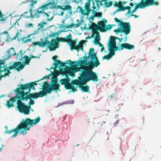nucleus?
Returning a JSON list of instances; mask_svg holds the SVG:
<instances>
[{
	"label": "nucleus",
	"instance_id": "9d476101",
	"mask_svg": "<svg viewBox=\"0 0 161 161\" xmlns=\"http://www.w3.org/2000/svg\"><path fill=\"white\" fill-rule=\"evenodd\" d=\"M41 92H35L33 93H30L28 95L21 97L20 99H22V100L27 101L28 99L30 100L29 104V105H32L34 104L35 102L34 100L31 99L32 98L33 99L39 97H44L41 94Z\"/></svg>",
	"mask_w": 161,
	"mask_h": 161
},
{
	"label": "nucleus",
	"instance_id": "4d7b16f0",
	"mask_svg": "<svg viewBox=\"0 0 161 161\" xmlns=\"http://www.w3.org/2000/svg\"><path fill=\"white\" fill-rule=\"evenodd\" d=\"M5 63V61L3 60H0V66H1V68L0 69V70L2 69V68H3V66H2V65H3Z\"/></svg>",
	"mask_w": 161,
	"mask_h": 161
},
{
	"label": "nucleus",
	"instance_id": "9b49d317",
	"mask_svg": "<svg viewBox=\"0 0 161 161\" xmlns=\"http://www.w3.org/2000/svg\"><path fill=\"white\" fill-rule=\"evenodd\" d=\"M90 56H91V59L88 61V66H94V67H97L100 65V63L98 60L96 53L92 54Z\"/></svg>",
	"mask_w": 161,
	"mask_h": 161
},
{
	"label": "nucleus",
	"instance_id": "0e129e2a",
	"mask_svg": "<svg viewBox=\"0 0 161 161\" xmlns=\"http://www.w3.org/2000/svg\"><path fill=\"white\" fill-rule=\"evenodd\" d=\"M120 10V8H118L117 10H115V11L113 13V14L114 15L115 14L116 12H117L118 11H121Z\"/></svg>",
	"mask_w": 161,
	"mask_h": 161
},
{
	"label": "nucleus",
	"instance_id": "f03ea898",
	"mask_svg": "<svg viewBox=\"0 0 161 161\" xmlns=\"http://www.w3.org/2000/svg\"><path fill=\"white\" fill-rule=\"evenodd\" d=\"M36 81L30 82L24 84H20L19 88H17L16 90L17 99H20L28 95L31 91L32 87L33 86L36 85Z\"/></svg>",
	"mask_w": 161,
	"mask_h": 161
},
{
	"label": "nucleus",
	"instance_id": "f257e3e1",
	"mask_svg": "<svg viewBox=\"0 0 161 161\" xmlns=\"http://www.w3.org/2000/svg\"><path fill=\"white\" fill-rule=\"evenodd\" d=\"M40 120L39 116L37 117L35 119H31L29 118H26L25 120H23L21 122L15 129L10 130H7L6 133L9 135L12 133L14 134L11 136L13 137L17 136L18 132L20 134L25 135L26 133V130H30V126L32 125H35L38 123Z\"/></svg>",
	"mask_w": 161,
	"mask_h": 161
},
{
	"label": "nucleus",
	"instance_id": "a18cd8bd",
	"mask_svg": "<svg viewBox=\"0 0 161 161\" xmlns=\"http://www.w3.org/2000/svg\"><path fill=\"white\" fill-rule=\"evenodd\" d=\"M111 56L109 54L104 55L103 57V59H106L107 60H109L111 58Z\"/></svg>",
	"mask_w": 161,
	"mask_h": 161
},
{
	"label": "nucleus",
	"instance_id": "e2e57ef3",
	"mask_svg": "<svg viewBox=\"0 0 161 161\" xmlns=\"http://www.w3.org/2000/svg\"><path fill=\"white\" fill-rule=\"evenodd\" d=\"M81 23L80 22L76 24H75V28L79 27L80 26Z\"/></svg>",
	"mask_w": 161,
	"mask_h": 161
},
{
	"label": "nucleus",
	"instance_id": "79ce46f5",
	"mask_svg": "<svg viewBox=\"0 0 161 161\" xmlns=\"http://www.w3.org/2000/svg\"><path fill=\"white\" fill-rule=\"evenodd\" d=\"M131 7L129 6H126V7H123L122 5L121 7L120 8V10L121 11H124L125 9H128V10H130Z\"/></svg>",
	"mask_w": 161,
	"mask_h": 161
},
{
	"label": "nucleus",
	"instance_id": "f704fd0d",
	"mask_svg": "<svg viewBox=\"0 0 161 161\" xmlns=\"http://www.w3.org/2000/svg\"><path fill=\"white\" fill-rule=\"evenodd\" d=\"M96 3L98 8H100V6H102L103 5L102 3L103 2L107 1V0H96Z\"/></svg>",
	"mask_w": 161,
	"mask_h": 161
},
{
	"label": "nucleus",
	"instance_id": "4468645a",
	"mask_svg": "<svg viewBox=\"0 0 161 161\" xmlns=\"http://www.w3.org/2000/svg\"><path fill=\"white\" fill-rule=\"evenodd\" d=\"M123 33H124L127 35L130 32L131 27L129 22H121L119 25Z\"/></svg>",
	"mask_w": 161,
	"mask_h": 161
},
{
	"label": "nucleus",
	"instance_id": "69168bd1",
	"mask_svg": "<svg viewBox=\"0 0 161 161\" xmlns=\"http://www.w3.org/2000/svg\"><path fill=\"white\" fill-rule=\"evenodd\" d=\"M63 5L61 6V5H58V6H57V7H58V8H59V9H62V10H63Z\"/></svg>",
	"mask_w": 161,
	"mask_h": 161
},
{
	"label": "nucleus",
	"instance_id": "bb28decb",
	"mask_svg": "<svg viewBox=\"0 0 161 161\" xmlns=\"http://www.w3.org/2000/svg\"><path fill=\"white\" fill-rule=\"evenodd\" d=\"M66 76V78L62 79L60 80V82L62 85H64V86H66L70 81V79L68 76L67 74L66 75H64Z\"/></svg>",
	"mask_w": 161,
	"mask_h": 161
},
{
	"label": "nucleus",
	"instance_id": "aec40b11",
	"mask_svg": "<svg viewBox=\"0 0 161 161\" xmlns=\"http://www.w3.org/2000/svg\"><path fill=\"white\" fill-rule=\"evenodd\" d=\"M114 36H112L110 37L108 44V48H115V50L117 49V48H119L116 46V42L114 40Z\"/></svg>",
	"mask_w": 161,
	"mask_h": 161
},
{
	"label": "nucleus",
	"instance_id": "8fccbe9b",
	"mask_svg": "<svg viewBox=\"0 0 161 161\" xmlns=\"http://www.w3.org/2000/svg\"><path fill=\"white\" fill-rule=\"evenodd\" d=\"M57 41L58 42H65V38H58Z\"/></svg>",
	"mask_w": 161,
	"mask_h": 161
},
{
	"label": "nucleus",
	"instance_id": "3c124183",
	"mask_svg": "<svg viewBox=\"0 0 161 161\" xmlns=\"http://www.w3.org/2000/svg\"><path fill=\"white\" fill-rule=\"evenodd\" d=\"M114 31L116 32V33H118L119 32H123L120 26V28L114 30Z\"/></svg>",
	"mask_w": 161,
	"mask_h": 161
},
{
	"label": "nucleus",
	"instance_id": "2eb2a0df",
	"mask_svg": "<svg viewBox=\"0 0 161 161\" xmlns=\"http://www.w3.org/2000/svg\"><path fill=\"white\" fill-rule=\"evenodd\" d=\"M23 54L20 53L19 54H18L16 56L17 59L20 61H22L23 58L25 59V62H23V65L29 64V63L31 61V59L27 55H25L23 56Z\"/></svg>",
	"mask_w": 161,
	"mask_h": 161
},
{
	"label": "nucleus",
	"instance_id": "58836bf2",
	"mask_svg": "<svg viewBox=\"0 0 161 161\" xmlns=\"http://www.w3.org/2000/svg\"><path fill=\"white\" fill-rule=\"evenodd\" d=\"M65 42L69 43L72 40V36L71 34L67 35L66 37H65Z\"/></svg>",
	"mask_w": 161,
	"mask_h": 161
},
{
	"label": "nucleus",
	"instance_id": "a19ab883",
	"mask_svg": "<svg viewBox=\"0 0 161 161\" xmlns=\"http://www.w3.org/2000/svg\"><path fill=\"white\" fill-rule=\"evenodd\" d=\"M94 17H100L101 18L102 17V13L101 12H96V11L94 13Z\"/></svg>",
	"mask_w": 161,
	"mask_h": 161
},
{
	"label": "nucleus",
	"instance_id": "1a4fd4ad",
	"mask_svg": "<svg viewBox=\"0 0 161 161\" xmlns=\"http://www.w3.org/2000/svg\"><path fill=\"white\" fill-rule=\"evenodd\" d=\"M124 48L128 50H131L134 49L135 46L134 45H131L128 43H123L121 44L120 47L117 48V49L116 50H115V48H108L110 52L109 54L112 57L114 56L115 54L114 51H116L118 50L121 51Z\"/></svg>",
	"mask_w": 161,
	"mask_h": 161
},
{
	"label": "nucleus",
	"instance_id": "7c9ffc66",
	"mask_svg": "<svg viewBox=\"0 0 161 161\" xmlns=\"http://www.w3.org/2000/svg\"><path fill=\"white\" fill-rule=\"evenodd\" d=\"M83 85H81L79 86V88L83 92H88L89 90V86L86 85L85 86H83Z\"/></svg>",
	"mask_w": 161,
	"mask_h": 161
},
{
	"label": "nucleus",
	"instance_id": "a211bd4d",
	"mask_svg": "<svg viewBox=\"0 0 161 161\" xmlns=\"http://www.w3.org/2000/svg\"><path fill=\"white\" fill-rule=\"evenodd\" d=\"M69 69V67L67 66H66V68L65 69H60L59 71L54 70V75L58 76L59 75H66L68 73V71Z\"/></svg>",
	"mask_w": 161,
	"mask_h": 161
},
{
	"label": "nucleus",
	"instance_id": "4c0bfd02",
	"mask_svg": "<svg viewBox=\"0 0 161 161\" xmlns=\"http://www.w3.org/2000/svg\"><path fill=\"white\" fill-rule=\"evenodd\" d=\"M123 3L121 1H119L118 3L116 1H115L114 3V6L115 7H118V8H120L121 7Z\"/></svg>",
	"mask_w": 161,
	"mask_h": 161
},
{
	"label": "nucleus",
	"instance_id": "6ab92c4d",
	"mask_svg": "<svg viewBox=\"0 0 161 161\" xmlns=\"http://www.w3.org/2000/svg\"><path fill=\"white\" fill-rule=\"evenodd\" d=\"M107 22V20L105 19L104 21L102 20L99 22L98 25L102 27V29L103 31H105V32L107 31L110 30L112 28V25H108L107 27L105 25V23Z\"/></svg>",
	"mask_w": 161,
	"mask_h": 161
},
{
	"label": "nucleus",
	"instance_id": "a878e982",
	"mask_svg": "<svg viewBox=\"0 0 161 161\" xmlns=\"http://www.w3.org/2000/svg\"><path fill=\"white\" fill-rule=\"evenodd\" d=\"M77 42L76 40H75L73 41L71 40L70 42L69 43V45L70 46V50L72 51L74 49H77L78 45H76Z\"/></svg>",
	"mask_w": 161,
	"mask_h": 161
},
{
	"label": "nucleus",
	"instance_id": "f8f14e48",
	"mask_svg": "<svg viewBox=\"0 0 161 161\" xmlns=\"http://www.w3.org/2000/svg\"><path fill=\"white\" fill-rule=\"evenodd\" d=\"M77 9L79 11V13H80L82 15L87 16L89 15L90 12L92 10L90 8V4H89L88 3H85V10L83 9L80 6H78Z\"/></svg>",
	"mask_w": 161,
	"mask_h": 161
},
{
	"label": "nucleus",
	"instance_id": "13d9d810",
	"mask_svg": "<svg viewBox=\"0 0 161 161\" xmlns=\"http://www.w3.org/2000/svg\"><path fill=\"white\" fill-rule=\"evenodd\" d=\"M93 6L92 7V8H93V10H92L91 11H92V13H94L95 12V11H94V10L96 9V7L94 5V3L93 1Z\"/></svg>",
	"mask_w": 161,
	"mask_h": 161
},
{
	"label": "nucleus",
	"instance_id": "bf43d9fd",
	"mask_svg": "<svg viewBox=\"0 0 161 161\" xmlns=\"http://www.w3.org/2000/svg\"><path fill=\"white\" fill-rule=\"evenodd\" d=\"M19 34V31H18L17 33H16L15 36H14V37L13 38V40L15 39L16 38L18 37V36Z\"/></svg>",
	"mask_w": 161,
	"mask_h": 161
},
{
	"label": "nucleus",
	"instance_id": "774afa93",
	"mask_svg": "<svg viewBox=\"0 0 161 161\" xmlns=\"http://www.w3.org/2000/svg\"><path fill=\"white\" fill-rule=\"evenodd\" d=\"M57 56H54L52 57V59H53L55 61V60H56V59L57 58Z\"/></svg>",
	"mask_w": 161,
	"mask_h": 161
},
{
	"label": "nucleus",
	"instance_id": "c03bdc74",
	"mask_svg": "<svg viewBox=\"0 0 161 161\" xmlns=\"http://www.w3.org/2000/svg\"><path fill=\"white\" fill-rule=\"evenodd\" d=\"M105 2L104 3L106 7H109L112 5L113 4L112 2Z\"/></svg>",
	"mask_w": 161,
	"mask_h": 161
},
{
	"label": "nucleus",
	"instance_id": "6e6d98bb",
	"mask_svg": "<svg viewBox=\"0 0 161 161\" xmlns=\"http://www.w3.org/2000/svg\"><path fill=\"white\" fill-rule=\"evenodd\" d=\"M33 24H31V23L25 25V27L26 28L33 27Z\"/></svg>",
	"mask_w": 161,
	"mask_h": 161
},
{
	"label": "nucleus",
	"instance_id": "ddd939ff",
	"mask_svg": "<svg viewBox=\"0 0 161 161\" xmlns=\"http://www.w3.org/2000/svg\"><path fill=\"white\" fill-rule=\"evenodd\" d=\"M11 63H10L11 64ZM24 67V65L20 62H14L12 65L8 67V69L10 70L14 69L16 70L17 71H19L22 70Z\"/></svg>",
	"mask_w": 161,
	"mask_h": 161
},
{
	"label": "nucleus",
	"instance_id": "412c9836",
	"mask_svg": "<svg viewBox=\"0 0 161 161\" xmlns=\"http://www.w3.org/2000/svg\"><path fill=\"white\" fill-rule=\"evenodd\" d=\"M17 97L18 96L16 95L15 96L10 98L7 101L6 106L8 107V108L13 107L14 106L13 103L17 99Z\"/></svg>",
	"mask_w": 161,
	"mask_h": 161
},
{
	"label": "nucleus",
	"instance_id": "680f3d73",
	"mask_svg": "<svg viewBox=\"0 0 161 161\" xmlns=\"http://www.w3.org/2000/svg\"><path fill=\"white\" fill-rule=\"evenodd\" d=\"M81 0H74L73 2L77 4H79Z\"/></svg>",
	"mask_w": 161,
	"mask_h": 161
},
{
	"label": "nucleus",
	"instance_id": "37998d69",
	"mask_svg": "<svg viewBox=\"0 0 161 161\" xmlns=\"http://www.w3.org/2000/svg\"><path fill=\"white\" fill-rule=\"evenodd\" d=\"M59 2L62 5H66L69 3H68V0H59Z\"/></svg>",
	"mask_w": 161,
	"mask_h": 161
},
{
	"label": "nucleus",
	"instance_id": "338daca9",
	"mask_svg": "<svg viewBox=\"0 0 161 161\" xmlns=\"http://www.w3.org/2000/svg\"><path fill=\"white\" fill-rule=\"evenodd\" d=\"M99 41L98 40H95V43L96 44H98L99 43Z\"/></svg>",
	"mask_w": 161,
	"mask_h": 161
},
{
	"label": "nucleus",
	"instance_id": "c85d7f7f",
	"mask_svg": "<svg viewBox=\"0 0 161 161\" xmlns=\"http://www.w3.org/2000/svg\"><path fill=\"white\" fill-rule=\"evenodd\" d=\"M85 42V41L84 40H82L79 42V44L78 45L77 49L76 50H77L78 52H79V50H80L81 51H84L83 48V44Z\"/></svg>",
	"mask_w": 161,
	"mask_h": 161
},
{
	"label": "nucleus",
	"instance_id": "393cba45",
	"mask_svg": "<svg viewBox=\"0 0 161 161\" xmlns=\"http://www.w3.org/2000/svg\"><path fill=\"white\" fill-rule=\"evenodd\" d=\"M34 11L35 13L33 14L32 19L34 18H39L42 14H43L42 11L38 9V8L35 10Z\"/></svg>",
	"mask_w": 161,
	"mask_h": 161
},
{
	"label": "nucleus",
	"instance_id": "cd10ccee",
	"mask_svg": "<svg viewBox=\"0 0 161 161\" xmlns=\"http://www.w3.org/2000/svg\"><path fill=\"white\" fill-rule=\"evenodd\" d=\"M64 86L67 89H71L72 91L73 92H75V91H77L76 89V88H75V86L73 85L71 83H69V82Z\"/></svg>",
	"mask_w": 161,
	"mask_h": 161
},
{
	"label": "nucleus",
	"instance_id": "0eeeda50",
	"mask_svg": "<svg viewBox=\"0 0 161 161\" xmlns=\"http://www.w3.org/2000/svg\"><path fill=\"white\" fill-rule=\"evenodd\" d=\"M57 3H56L53 1H52L47 4L42 5L41 7H38V9L42 11L43 14H45L46 15L47 17V20L50 21L53 19V16H52L51 18H48L49 15L47 13L44 12V11L48 8H55L57 7Z\"/></svg>",
	"mask_w": 161,
	"mask_h": 161
},
{
	"label": "nucleus",
	"instance_id": "052dcab7",
	"mask_svg": "<svg viewBox=\"0 0 161 161\" xmlns=\"http://www.w3.org/2000/svg\"><path fill=\"white\" fill-rule=\"evenodd\" d=\"M115 21L119 23L120 24L121 23V22H122L121 21H120L117 18H114Z\"/></svg>",
	"mask_w": 161,
	"mask_h": 161
},
{
	"label": "nucleus",
	"instance_id": "5701e85b",
	"mask_svg": "<svg viewBox=\"0 0 161 161\" xmlns=\"http://www.w3.org/2000/svg\"><path fill=\"white\" fill-rule=\"evenodd\" d=\"M3 67L2 68V69L0 70V74H2L3 72H4V73L3 75H1V77L8 75L9 74L11 73L10 71L8 69V67L4 65L3 66Z\"/></svg>",
	"mask_w": 161,
	"mask_h": 161
},
{
	"label": "nucleus",
	"instance_id": "72a5a7b5",
	"mask_svg": "<svg viewBox=\"0 0 161 161\" xmlns=\"http://www.w3.org/2000/svg\"><path fill=\"white\" fill-rule=\"evenodd\" d=\"M60 63H62V62L58 59L56 60L55 61V63L53 64V65L55 66L53 68L51 67V69H53L54 70H56V69L58 65H60Z\"/></svg>",
	"mask_w": 161,
	"mask_h": 161
},
{
	"label": "nucleus",
	"instance_id": "20e7f679",
	"mask_svg": "<svg viewBox=\"0 0 161 161\" xmlns=\"http://www.w3.org/2000/svg\"><path fill=\"white\" fill-rule=\"evenodd\" d=\"M37 3L36 0H26L22 2V4L30 6V8L29 11H25L21 15V17L25 19H32L33 14H32V9L34 7V5Z\"/></svg>",
	"mask_w": 161,
	"mask_h": 161
},
{
	"label": "nucleus",
	"instance_id": "5fc2aeb1",
	"mask_svg": "<svg viewBox=\"0 0 161 161\" xmlns=\"http://www.w3.org/2000/svg\"><path fill=\"white\" fill-rule=\"evenodd\" d=\"M94 53V49L92 48L91 49H90L89 52L88 53L89 56H90L92 54Z\"/></svg>",
	"mask_w": 161,
	"mask_h": 161
},
{
	"label": "nucleus",
	"instance_id": "b1692460",
	"mask_svg": "<svg viewBox=\"0 0 161 161\" xmlns=\"http://www.w3.org/2000/svg\"><path fill=\"white\" fill-rule=\"evenodd\" d=\"M83 58L84 60H80V61L79 62V64L80 67L83 66L84 67V65H85V66H88V62H87L88 57L86 56H85Z\"/></svg>",
	"mask_w": 161,
	"mask_h": 161
},
{
	"label": "nucleus",
	"instance_id": "dca6fc26",
	"mask_svg": "<svg viewBox=\"0 0 161 161\" xmlns=\"http://www.w3.org/2000/svg\"><path fill=\"white\" fill-rule=\"evenodd\" d=\"M82 76V73L80 75V77H78L79 80L75 79L71 81V84L73 85H77L79 86L81 85L86 84L85 81L84 79L82 78L81 76Z\"/></svg>",
	"mask_w": 161,
	"mask_h": 161
},
{
	"label": "nucleus",
	"instance_id": "c9c22d12",
	"mask_svg": "<svg viewBox=\"0 0 161 161\" xmlns=\"http://www.w3.org/2000/svg\"><path fill=\"white\" fill-rule=\"evenodd\" d=\"M138 8H142L143 7H142V6L141 5L140 3H138L136 4L135 7L131 11V13H133L135 11H136L137 9Z\"/></svg>",
	"mask_w": 161,
	"mask_h": 161
},
{
	"label": "nucleus",
	"instance_id": "ea45409f",
	"mask_svg": "<svg viewBox=\"0 0 161 161\" xmlns=\"http://www.w3.org/2000/svg\"><path fill=\"white\" fill-rule=\"evenodd\" d=\"M4 14H3L1 11L0 10V21H2L4 22H5L6 19H7V17H3V16H4Z\"/></svg>",
	"mask_w": 161,
	"mask_h": 161
},
{
	"label": "nucleus",
	"instance_id": "6e6552de",
	"mask_svg": "<svg viewBox=\"0 0 161 161\" xmlns=\"http://www.w3.org/2000/svg\"><path fill=\"white\" fill-rule=\"evenodd\" d=\"M17 108L19 112L25 114H28L30 113V106H28L21 101V99H17Z\"/></svg>",
	"mask_w": 161,
	"mask_h": 161
},
{
	"label": "nucleus",
	"instance_id": "e433bc0d",
	"mask_svg": "<svg viewBox=\"0 0 161 161\" xmlns=\"http://www.w3.org/2000/svg\"><path fill=\"white\" fill-rule=\"evenodd\" d=\"M69 63H70V66L74 68H75L77 67V65L76 64L77 63L79 64V62L77 61H73L72 62L71 60H69Z\"/></svg>",
	"mask_w": 161,
	"mask_h": 161
},
{
	"label": "nucleus",
	"instance_id": "f3484780",
	"mask_svg": "<svg viewBox=\"0 0 161 161\" xmlns=\"http://www.w3.org/2000/svg\"><path fill=\"white\" fill-rule=\"evenodd\" d=\"M90 28L92 30V31L93 33H96L98 32V30H99L101 32H105V31H103L102 29V27L96 25L94 22H92L91 25L90 26Z\"/></svg>",
	"mask_w": 161,
	"mask_h": 161
},
{
	"label": "nucleus",
	"instance_id": "864d4df0",
	"mask_svg": "<svg viewBox=\"0 0 161 161\" xmlns=\"http://www.w3.org/2000/svg\"><path fill=\"white\" fill-rule=\"evenodd\" d=\"M70 69H69V70L68 71V74H69V75L73 77H74L75 76V73L72 71H69Z\"/></svg>",
	"mask_w": 161,
	"mask_h": 161
},
{
	"label": "nucleus",
	"instance_id": "4be33fe9",
	"mask_svg": "<svg viewBox=\"0 0 161 161\" xmlns=\"http://www.w3.org/2000/svg\"><path fill=\"white\" fill-rule=\"evenodd\" d=\"M153 0H142L140 3L143 8L147 5H153Z\"/></svg>",
	"mask_w": 161,
	"mask_h": 161
},
{
	"label": "nucleus",
	"instance_id": "7ed1b4c3",
	"mask_svg": "<svg viewBox=\"0 0 161 161\" xmlns=\"http://www.w3.org/2000/svg\"><path fill=\"white\" fill-rule=\"evenodd\" d=\"M95 67L94 66H84L81 77L84 79L86 84L90 80L96 82L98 81V76L96 73L92 70Z\"/></svg>",
	"mask_w": 161,
	"mask_h": 161
},
{
	"label": "nucleus",
	"instance_id": "603ef678",
	"mask_svg": "<svg viewBox=\"0 0 161 161\" xmlns=\"http://www.w3.org/2000/svg\"><path fill=\"white\" fill-rule=\"evenodd\" d=\"M64 26L66 28H68L71 27H74L75 28V24H73L72 23H71V25H69L68 26H65L64 25Z\"/></svg>",
	"mask_w": 161,
	"mask_h": 161
},
{
	"label": "nucleus",
	"instance_id": "09e8293b",
	"mask_svg": "<svg viewBox=\"0 0 161 161\" xmlns=\"http://www.w3.org/2000/svg\"><path fill=\"white\" fill-rule=\"evenodd\" d=\"M45 23L44 22H42L41 23L38 24V29H39L42 28L43 26V25Z\"/></svg>",
	"mask_w": 161,
	"mask_h": 161
},
{
	"label": "nucleus",
	"instance_id": "49530a36",
	"mask_svg": "<svg viewBox=\"0 0 161 161\" xmlns=\"http://www.w3.org/2000/svg\"><path fill=\"white\" fill-rule=\"evenodd\" d=\"M51 84H58L57 80V78H55L54 79H53L51 80Z\"/></svg>",
	"mask_w": 161,
	"mask_h": 161
},
{
	"label": "nucleus",
	"instance_id": "de8ad7c7",
	"mask_svg": "<svg viewBox=\"0 0 161 161\" xmlns=\"http://www.w3.org/2000/svg\"><path fill=\"white\" fill-rule=\"evenodd\" d=\"M95 34H96V35L95 38V39L100 41V36L99 33L98 32H97Z\"/></svg>",
	"mask_w": 161,
	"mask_h": 161
},
{
	"label": "nucleus",
	"instance_id": "39448f33",
	"mask_svg": "<svg viewBox=\"0 0 161 161\" xmlns=\"http://www.w3.org/2000/svg\"><path fill=\"white\" fill-rule=\"evenodd\" d=\"M59 87L60 85L59 84H50L46 81L43 82L42 86L43 90L41 91V94L44 96L47 93L50 94L52 91L58 90Z\"/></svg>",
	"mask_w": 161,
	"mask_h": 161
},
{
	"label": "nucleus",
	"instance_id": "c756f323",
	"mask_svg": "<svg viewBox=\"0 0 161 161\" xmlns=\"http://www.w3.org/2000/svg\"><path fill=\"white\" fill-rule=\"evenodd\" d=\"M68 4H67L66 5H63V11H65L67 10H69V12L70 14H71L72 12V8L71 6L70 5H68Z\"/></svg>",
	"mask_w": 161,
	"mask_h": 161
},
{
	"label": "nucleus",
	"instance_id": "473e14b6",
	"mask_svg": "<svg viewBox=\"0 0 161 161\" xmlns=\"http://www.w3.org/2000/svg\"><path fill=\"white\" fill-rule=\"evenodd\" d=\"M8 53L10 55H15L16 53L14 49V47H11L8 50Z\"/></svg>",
	"mask_w": 161,
	"mask_h": 161
},
{
	"label": "nucleus",
	"instance_id": "2f4dec72",
	"mask_svg": "<svg viewBox=\"0 0 161 161\" xmlns=\"http://www.w3.org/2000/svg\"><path fill=\"white\" fill-rule=\"evenodd\" d=\"M17 39H19V41H20V39H19V38H17ZM20 40L22 41V43H27L29 42H31L32 39L31 38L27 39L26 37H23L20 39Z\"/></svg>",
	"mask_w": 161,
	"mask_h": 161
},
{
	"label": "nucleus",
	"instance_id": "423d86ee",
	"mask_svg": "<svg viewBox=\"0 0 161 161\" xmlns=\"http://www.w3.org/2000/svg\"><path fill=\"white\" fill-rule=\"evenodd\" d=\"M33 45L34 46L38 45L40 47H45L47 45H48V48L50 51H54L56 50V48L58 47V43L56 42L54 44L50 42L47 39L45 40L44 42H32Z\"/></svg>",
	"mask_w": 161,
	"mask_h": 161
}]
</instances>
